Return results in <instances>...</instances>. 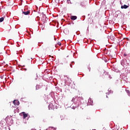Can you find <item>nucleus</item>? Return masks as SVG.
<instances>
[{
  "mask_svg": "<svg viewBox=\"0 0 130 130\" xmlns=\"http://www.w3.org/2000/svg\"><path fill=\"white\" fill-rule=\"evenodd\" d=\"M22 13L24 14V15H29V14H30V10H28L26 12L23 11Z\"/></svg>",
  "mask_w": 130,
  "mask_h": 130,
  "instance_id": "obj_3",
  "label": "nucleus"
},
{
  "mask_svg": "<svg viewBox=\"0 0 130 130\" xmlns=\"http://www.w3.org/2000/svg\"><path fill=\"white\" fill-rule=\"evenodd\" d=\"M81 5L82 6V7H84V6H85V1H82L81 3Z\"/></svg>",
  "mask_w": 130,
  "mask_h": 130,
  "instance_id": "obj_7",
  "label": "nucleus"
},
{
  "mask_svg": "<svg viewBox=\"0 0 130 130\" xmlns=\"http://www.w3.org/2000/svg\"><path fill=\"white\" fill-rule=\"evenodd\" d=\"M70 67H71V68H72V64H70Z\"/></svg>",
  "mask_w": 130,
  "mask_h": 130,
  "instance_id": "obj_12",
  "label": "nucleus"
},
{
  "mask_svg": "<svg viewBox=\"0 0 130 130\" xmlns=\"http://www.w3.org/2000/svg\"><path fill=\"white\" fill-rule=\"evenodd\" d=\"M81 99L82 100H83V98H78L77 99V101H80V100H81Z\"/></svg>",
  "mask_w": 130,
  "mask_h": 130,
  "instance_id": "obj_9",
  "label": "nucleus"
},
{
  "mask_svg": "<svg viewBox=\"0 0 130 130\" xmlns=\"http://www.w3.org/2000/svg\"><path fill=\"white\" fill-rule=\"evenodd\" d=\"M67 1H70V0H67Z\"/></svg>",
  "mask_w": 130,
  "mask_h": 130,
  "instance_id": "obj_17",
  "label": "nucleus"
},
{
  "mask_svg": "<svg viewBox=\"0 0 130 130\" xmlns=\"http://www.w3.org/2000/svg\"><path fill=\"white\" fill-rule=\"evenodd\" d=\"M4 21V17H2L0 18V22H3Z\"/></svg>",
  "mask_w": 130,
  "mask_h": 130,
  "instance_id": "obj_8",
  "label": "nucleus"
},
{
  "mask_svg": "<svg viewBox=\"0 0 130 130\" xmlns=\"http://www.w3.org/2000/svg\"><path fill=\"white\" fill-rule=\"evenodd\" d=\"M48 107H49V110H51L54 109V105H53V104H52V103H50Z\"/></svg>",
  "mask_w": 130,
  "mask_h": 130,
  "instance_id": "obj_1",
  "label": "nucleus"
},
{
  "mask_svg": "<svg viewBox=\"0 0 130 130\" xmlns=\"http://www.w3.org/2000/svg\"><path fill=\"white\" fill-rule=\"evenodd\" d=\"M124 56H127V54H125V53L124 54Z\"/></svg>",
  "mask_w": 130,
  "mask_h": 130,
  "instance_id": "obj_11",
  "label": "nucleus"
},
{
  "mask_svg": "<svg viewBox=\"0 0 130 130\" xmlns=\"http://www.w3.org/2000/svg\"><path fill=\"white\" fill-rule=\"evenodd\" d=\"M52 58H53V56H52Z\"/></svg>",
  "mask_w": 130,
  "mask_h": 130,
  "instance_id": "obj_16",
  "label": "nucleus"
},
{
  "mask_svg": "<svg viewBox=\"0 0 130 130\" xmlns=\"http://www.w3.org/2000/svg\"><path fill=\"white\" fill-rule=\"evenodd\" d=\"M128 8V6L124 5L121 7V9H127Z\"/></svg>",
  "mask_w": 130,
  "mask_h": 130,
  "instance_id": "obj_4",
  "label": "nucleus"
},
{
  "mask_svg": "<svg viewBox=\"0 0 130 130\" xmlns=\"http://www.w3.org/2000/svg\"><path fill=\"white\" fill-rule=\"evenodd\" d=\"M23 115V118H26V117H27V116H28V115H27V114H25L24 112L22 113Z\"/></svg>",
  "mask_w": 130,
  "mask_h": 130,
  "instance_id": "obj_6",
  "label": "nucleus"
},
{
  "mask_svg": "<svg viewBox=\"0 0 130 130\" xmlns=\"http://www.w3.org/2000/svg\"><path fill=\"white\" fill-rule=\"evenodd\" d=\"M13 104H14V105L18 106L20 105V102L18 100H14L13 101Z\"/></svg>",
  "mask_w": 130,
  "mask_h": 130,
  "instance_id": "obj_2",
  "label": "nucleus"
},
{
  "mask_svg": "<svg viewBox=\"0 0 130 130\" xmlns=\"http://www.w3.org/2000/svg\"><path fill=\"white\" fill-rule=\"evenodd\" d=\"M90 119L89 117L87 118V119Z\"/></svg>",
  "mask_w": 130,
  "mask_h": 130,
  "instance_id": "obj_14",
  "label": "nucleus"
},
{
  "mask_svg": "<svg viewBox=\"0 0 130 130\" xmlns=\"http://www.w3.org/2000/svg\"><path fill=\"white\" fill-rule=\"evenodd\" d=\"M127 93H130L129 90H127Z\"/></svg>",
  "mask_w": 130,
  "mask_h": 130,
  "instance_id": "obj_13",
  "label": "nucleus"
},
{
  "mask_svg": "<svg viewBox=\"0 0 130 130\" xmlns=\"http://www.w3.org/2000/svg\"><path fill=\"white\" fill-rule=\"evenodd\" d=\"M74 99H75V98H73V100H74Z\"/></svg>",
  "mask_w": 130,
  "mask_h": 130,
  "instance_id": "obj_15",
  "label": "nucleus"
},
{
  "mask_svg": "<svg viewBox=\"0 0 130 130\" xmlns=\"http://www.w3.org/2000/svg\"><path fill=\"white\" fill-rule=\"evenodd\" d=\"M77 16H71V20H73L74 21H75V20H77Z\"/></svg>",
  "mask_w": 130,
  "mask_h": 130,
  "instance_id": "obj_5",
  "label": "nucleus"
},
{
  "mask_svg": "<svg viewBox=\"0 0 130 130\" xmlns=\"http://www.w3.org/2000/svg\"><path fill=\"white\" fill-rule=\"evenodd\" d=\"M57 44L58 45H61V43H60V42H58Z\"/></svg>",
  "mask_w": 130,
  "mask_h": 130,
  "instance_id": "obj_10",
  "label": "nucleus"
}]
</instances>
